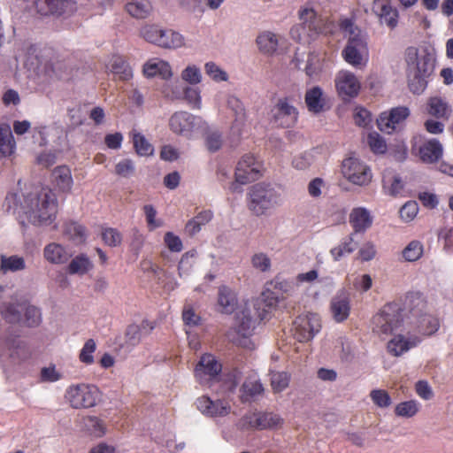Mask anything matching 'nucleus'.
Segmentation results:
<instances>
[{
	"label": "nucleus",
	"mask_w": 453,
	"mask_h": 453,
	"mask_svg": "<svg viewBox=\"0 0 453 453\" xmlns=\"http://www.w3.org/2000/svg\"><path fill=\"white\" fill-rule=\"evenodd\" d=\"M297 119L298 111L292 97L280 98L272 109V122L277 127H290L296 123Z\"/></svg>",
	"instance_id": "12"
},
{
	"label": "nucleus",
	"mask_w": 453,
	"mask_h": 453,
	"mask_svg": "<svg viewBox=\"0 0 453 453\" xmlns=\"http://www.w3.org/2000/svg\"><path fill=\"white\" fill-rule=\"evenodd\" d=\"M424 248L420 242L411 241L403 250V257L407 262H415L423 255Z\"/></svg>",
	"instance_id": "48"
},
{
	"label": "nucleus",
	"mask_w": 453,
	"mask_h": 453,
	"mask_svg": "<svg viewBox=\"0 0 453 453\" xmlns=\"http://www.w3.org/2000/svg\"><path fill=\"white\" fill-rule=\"evenodd\" d=\"M289 375L284 372H273L271 374V386L273 392L279 393L288 387Z\"/></svg>",
	"instance_id": "55"
},
{
	"label": "nucleus",
	"mask_w": 453,
	"mask_h": 453,
	"mask_svg": "<svg viewBox=\"0 0 453 453\" xmlns=\"http://www.w3.org/2000/svg\"><path fill=\"white\" fill-rule=\"evenodd\" d=\"M143 73L147 78L159 75L164 80H169L173 76L171 65L168 62L152 58L143 65Z\"/></svg>",
	"instance_id": "21"
},
{
	"label": "nucleus",
	"mask_w": 453,
	"mask_h": 453,
	"mask_svg": "<svg viewBox=\"0 0 453 453\" xmlns=\"http://www.w3.org/2000/svg\"><path fill=\"white\" fill-rule=\"evenodd\" d=\"M16 148L11 127L0 124V158L11 156Z\"/></svg>",
	"instance_id": "32"
},
{
	"label": "nucleus",
	"mask_w": 453,
	"mask_h": 453,
	"mask_svg": "<svg viewBox=\"0 0 453 453\" xmlns=\"http://www.w3.org/2000/svg\"><path fill=\"white\" fill-rule=\"evenodd\" d=\"M204 70L206 74L216 82L226 81L228 80L226 72L214 62H207L204 65Z\"/></svg>",
	"instance_id": "53"
},
{
	"label": "nucleus",
	"mask_w": 453,
	"mask_h": 453,
	"mask_svg": "<svg viewBox=\"0 0 453 453\" xmlns=\"http://www.w3.org/2000/svg\"><path fill=\"white\" fill-rule=\"evenodd\" d=\"M52 177L60 190L63 192H69L71 190L73 181L71 170L67 166L61 165L55 168Z\"/></svg>",
	"instance_id": "36"
},
{
	"label": "nucleus",
	"mask_w": 453,
	"mask_h": 453,
	"mask_svg": "<svg viewBox=\"0 0 453 453\" xmlns=\"http://www.w3.org/2000/svg\"><path fill=\"white\" fill-rule=\"evenodd\" d=\"M304 101L308 111L314 114L320 113L325 109L326 97L322 88L319 86H314L306 91Z\"/></svg>",
	"instance_id": "22"
},
{
	"label": "nucleus",
	"mask_w": 453,
	"mask_h": 453,
	"mask_svg": "<svg viewBox=\"0 0 453 453\" xmlns=\"http://www.w3.org/2000/svg\"><path fill=\"white\" fill-rule=\"evenodd\" d=\"M6 345L10 349V357L15 362H25L32 357L31 348L21 340L9 339Z\"/></svg>",
	"instance_id": "26"
},
{
	"label": "nucleus",
	"mask_w": 453,
	"mask_h": 453,
	"mask_svg": "<svg viewBox=\"0 0 453 453\" xmlns=\"http://www.w3.org/2000/svg\"><path fill=\"white\" fill-rule=\"evenodd\" d=\"M100 390L92 384H73L67 388L65 397L73 409H88L96 406L100 399Z\"/></svg>",
	"instance_id": "9"
},
{
	"label": "nucleus",
	"mask_w": 453,
	"mask_h": 453,
	"mask_svg": "<svg viewBox=\"0 0 453 453\" xmlns=\"http://www.w3.org/2000/svg\"><path fill=\"white\" fill-rule=\"evenodd\" d=\"M133 142L135 151L140 156H150L153 154V146L149 141L140 133L133 134Z\"/></svg>",
	"instance_id": "52"
},
{
	"label": "nucleus",
	"mask_w": 453,
	"mask_h": 453,
	"mask_svg": "<svg viewBox=\"0 0 453 453\" xmlns=\"http://www.w3.org/2000/svg\"><path fill=\"white\" fill-rule=\"evenodd\" d=\"M169 128L175 134L193 140L208 128V123L200 116L180 111L170 117Z\"/></svg>",
	"instance_id": "7"
},
{
	"label": "nucleus",
	"mask_w": 453,
	"mask_h": 453,
	"mask_svg": "<svg viewBox=\"0 0 453 453\" xmlns=\"http://www.w3.org/2000/svg\"><path fill=\"white\" fill-rule=\"evenodd\" d=\"M109 68L120 80L127 81L133 76L132 68L122 57L114 56L110 62Z\"/></svg>",
	"instance_id": "38"
},
{
	"label": "nucleus",
	"mask_w": 453,
	"mask_h": 453,
	"mask_svg": "<svg viewBox=\"0 0 453 453\" xmlns=\"http://www.w3.org/2000/svg\"><path fill=\"white\" fill-rule=\"evenodd\" d=\"M27 7H35L42 15L67 14L76 11V3L73 0H23Z\"/></svg>",
	"instance_id": "13"
},
{
	"label": "nucleus",
	"mask_w": 453,
	"mask_h": 453,
	"mask_svg": "<svg viewBox=\"0 0 453 453\" xmlns=\"http://www.w3.org/2000/svg\"><path fill=\"white\" fill-rule=\"evenodd\" d=\"M273 286V289L267 288L253 299L252 308L247 306L238 314L235 327L226 334L229 342L244 348L250 346L249 337L257 323L267 319L273 309L284 298L282 288L278 285Z\"/></svg>",
	"instance_id": "2"
},
{
	"label": "nucleus",
	"mask_w": 453,
	"mask_h": 453,
	"mask_svg": "<svg viewBox=\"0 0 453 453\" xmlns=\"http://www.w3.org/2000/svg\"><path fill=\"white\" fill-rule=\"evenodd\" d=\"M321 329L320 318L316 313L298 316L293 323L294 337L300 342L311 341Z\"/></svg>",
	"instance_id": "11"
},
{
	"label": "nucleus",
	"mask_w": 453,
	"mask_h": 453,
	"mask_svg": "<svg viewBox=\"0 0 453 453\" xmlns=\"http://www.w3.org/2000/svg\"><path fill=\"white\" fill-rule=\"evenodd\" d=\"M299 19L301 23L290 29L291 37L297 42H310L320 35L334 32V23L319 15L310 3L299 11Z\"/></svg>",
	"instance_id": "4"
},
{
	"label": "nucleus",
	"mask_w": 453,
	"mask_h": 453,
	"mask_svg": "<svg viewBox=\"0 0 453 453\" xmlns=\"http://www.w3.org/2000/svg\"><path fill=\"white\" fill-rule=\"evenodd\" d=\"M420 326L424 334L431 335L435 333L440 326L439 319L432 315H424L420 321Z\"/></svg>",
	"instance_id": "63"
},
{
	"label": "nucleus",
	"mask_w": 453,
	"mask_h": 453,
	"mask_svg": "<svg viewBox=\"0 0 453 453\" xmlns=\"http://www.w3.org/2000/svg\"><path fill=\"white\" fill-rule=\"evenodd\" d=\"M227 105L234 113V122L231 127L233 134L241 135V128L245 122V111L242 102L235 96H231L227 98Z\"/></svg>",
	"instance_id": "30"
},
{
	"label": "nucleus",
	"mask_w": 453,
	"mask_h": 453,
	"mask_svg": "<svg viewBox=\"0 0 453 453\" xmlns=\"http://www.w3.org/2000/svg\"><path fill=\"white\" fill-rule=\"evenodd\" d=\"M249 209L256 215H265L269 210L284 203V197L280 188L270 183L260 182L253 185L248 193Z\"/></svg>",
	"instance_id": "6"
},
{
	"label": "nucleus",
	"mask_w": 453,
	"mask_h": 453,
	"mask_svg": "<svg viewBox=\"0 0 453 453\" xmlns=\"http://www.w3.org/2000/svg\"><path fill=\"white\" fill-rule=\"evenodd\" d=\"M372 11L379 18L380 24L386 25L390 29H395L397 27L399 13L389 2L374 0Z\"/></svg>",
	"instance_id": "19"
},
{
	"label": "nucleus",
	"mask_w": 453,
	"mask_h": 453,
	"mask_svg": "<svg viewBox=\"0 0 453 453\" xmlns=\"http://www.w3.org/2000/svg\"><path fill=\"white\" fill-rule=\"evenodd\" d=\"M96 344L93 339H88L79 355L80 361L86 365H91L94 363L93 353L96 351Z\"/></svg>",
	"instance_id": "61"
},
{
	"label": "nucleus",
	"mask_w": 453,
	"mask_h": 453,
	"mask_svg": "<svg viewBox=\"0 0 453 453\" xmlns=\"http://www.w3.org/2000/svg\"><path fill=\"white\" fill-rule=\"evenodd\" d=\"M404 314H402V305L398 303H390L372 318V332L380 336H388L397 330L403 319Z\"/></svg>",
	"instance_id": "8"
},
{
	"label": "nucleus",
	"mask_w": 453,
	"mask_h": 453,
	"mask_svg": "<svg viewBox=\"0 0 453 453\" xmlns=\"http://www.w3.org/2000/svg\"><path fill=\"white\" fill-rule=\"evenodd\" d=\"M102 239L110 247L119 246L122 242V234L116 228L106 227L102 231Z\"/></svg>",
	"instance_id": "57"
},
{
	"label": "nucleus",
	"mask_w": 453,
	"mask_h": 453,
	"mask_svg": "<svg viewBox=\"0 0 453 453\" xmlns=\"http://www.w3.org/2000/svg\"><path fill=\"white\" fill-rule=\"evenodd\" d=\"M127 12L135 19H145L151 12L149 0H134L126 5Z\"/></svg>",
	"instance_id": "39"
},
{
	"label": "nucleus",
	"mask_w": 453,
	"mask_h": 453,
	"mask_svg": "<svg viewBox=\"0 0 453 453\" xmlns=\"http://www.w3.org/2000/svg\"><path fill=\"white\" fill-rule=\"evenodd\" d=\"M409 115L410 110L405 106L393 108L389 112H382L377 119L378 128L381 132L392 134L396 126L403 122Z\"/></svg>",
	"instance_id": "17"
},
{
	"label": "nucleus",
	"mask_w": 453,
	"mask_h": 453,
	"mask_svg": "<svg viewBox=\"0 0 453 453\" xmlns=\"http://www.w3.org/2000/svg\"><path fill=\"white\" fill-rule=\"evenodd\" d=\"M25 311V319L24 322L28 326H36L41 323L42 315L41 311L38 308L33 305H27L24 303V311Z\"/></svg>",
	"instance_id": "58"
},
{
	"label": "nucleus",
	"mask_w": 453,
	"mask_h": 453,
	"mask_svg": "<svg viewBox=\"0 0 453 453\" xmlns=\"http://www.w3.org/2000/svg\"><path fill=\"white\" fill-rule=\"evenodd\" d=\"M340 28L348 37V43L342 50L343 58L353 66L365 64L368 58L366 35L362 32L350 19H344Z\"/></svg>",
	"instance_id": "5"
},
{
	"label": "nucleus",
	"mask_w": 453,
	"mask_h": 453,
	"mask_svg": "<svg viewBox=\"0 0 453 453\" xmlns=\"http://www.w3.org/2000/svg\"><path fill=\"white\" fill-rule=\"evenodd\" d=\"M349 298L346 293H340L331 301V312L337 322L345 320L349 314Z\"/></svg>",
	"instance_id": "25"
},
{
	"label": "nucleus",
	"mask_w": 453,
	"mask_h": 453,
	"mask_svg": "<svg viewBox=\"0 0 453 453\" xmlns=\"http://www.w3.org/2000/svg\"><path fill=\"white\" fill-rule=\"evenodd\" d=\"M43 257L50 264L62 265L69 260L71 254L63 245L51 242L44 247Z\"/></svg>",
	"instance_id": "24"
},
{
	"label": "nucleus",
	"mask_w": 453,
	"mask_h": 453,
	"mask_svg": "<svg viewBox=\"0 0 453 453\" xmlns=\"http://www.w3.org/2000/svg\"><path fill=\"white\" fill-rule=\"evenodd\" d=\"M24 311V303H10L1 308L3 318L9 323L22 321L21 312Z\"/></svg>",
	"instance_id": "42"
},
{
	"label": "nucleus",
	"mask_w": 453,
	"mask_h": 453,
	"mask_svg": "<svg viewBox=\"0 0 453 453\" xmlns=\"http://www.w3.org/2000/svg\"><path fill=\"white\" fill-rule=\"evenodd\" d=\"M367 142L371 150L375 154H383L387 150L386 141L376 132L368 134Z\"/></svg>",
	"instance_id": "56"
},
{
	"label": "nucleus",
	"mask_w": 453,
	"mask_h": 453,
	"mask_svg": "<svg viewBox=\"0 0 453 453\" xmlns=\"http://www.w3.org/2000/svg\"><path fill=\"white\" fill-rule=\"evenodd\" d=\"M203 133L206 149L211 153L219 150L223 144L222 133L218 129H210L209 127Z\"/></svg>",
	"instance_id": "44"
},
{
	"label": "nucleus",
	"mask_w": 453,
	"mask_h": 453,
	"mask_svg": "<svg viewBox=\"0 0 453 453\" xmlns=\"http://www.w3.org/2000/svg\"><path fill=\"white\" fill-rule=\"evenodd\" d=\"M334 81L338 95L344 100L357 96L360 90L359 81L349 71H340Z\"/></svg>",
	"instance_id": "16"
},
{
	"label": "nucleus",
	"mask_w": 453,
	"mask_h": 453,
	"mask_svg": "<svg viewBox=\"0 0 453 453\" xmlns=\"http://www.w3.org/2000/svg\"><path fill=\"white\" fill-rule=\"evenodd\" d=\"M260 52L265 55H273L279 46V36L271 31L259 33L256 40Z\"/></svg>",
	"instance_id": "29"
},
{
	"label": "nucleus",
	"mask_w": 453,
	"mask_h": 453,
	"mask_svg": "<svg viewBox=\"0 0 453 453\" xmlns=\"http://www.w3.org/2000/svg\"><path fill=\"white\" fill-rule=\"evenodd\" d=\"M442 145L436 139L426 142L419 148V157L424 163H434L442 156Z\"/></svg>",
	"instance_id": "27"
},
{
	"label": "nucleus",
	"mask_w": 453,
	"mask_h": 453,
	"mask_svg": "<svg viewBox=\"0 0 453 453\" xmlns=\"http://www.w3.org/2000/svg\"><path fill=\"white\" fill-rule=\"evenodd\" d=\"M196 408L210 418L225 417L230 413L231 405L225 400L212 401L208 396H201L196 402Z\"/></svg>",
	"instance_id": "18"
},
{
	"label": "nucleus",
	"mask_w": 453,
	"mask_h": 453,
	"mask_svg": "<svg viewBox=\"0 0 453 453\" xmlns=\"http://www.w3.org/2000/svg\"><path fill=\"white\" fill-rule=\"evenodd\" d=\"M84 424L87 429L97 437H101L105 434V426L104 422L96 417H87L84 420Z\"/></svg>",
	"instance_id": "60"
},
{
	"label": "nucleus",
	"mask_w": 453,
	"mask_h": 453,
	"mask_svg": "<svg viewBox=\"0 0 453 453\" xmlns=\"http://www.w3.org/2000/svg\"><path fill=\"white\" fill-rule=\"evenodd\" d=\"M262 168V163L253 154H245L237 163L234 175L238 182L247 184L259 178Z\"/></svg>",
	"instance_id": "14"
},
{
	"label": "nucleus",
	"mask_w": 453,
	"mask_h": 453,
	"mask_svg": "<svg viewBox=\"0 0 453 453\" xmlns=\"http://www.w3.org/2000/svg\"><path fill=\"white\" fill-rule=\"evenodd\" d=\"M416 343L415 341H408L403 335L398 334L388 342V350L393 356L398 357L414 347Z\"/></svg>",
	"instance_id": "41"
},
{
	"label": "nucleus",
	"mask_w": 453,
	"mask_h": 453,
	"mask_svg": "<svg viewBox=\"0 0 453 453\" xmlns=\"http://www.w3.org/2000/svg\"><path fill=\"white\" fill-rule=\"evenodd\" d=\"M425 306V301L418 293L408 294L404 298L402 314L408 311L412 316L418 317L420 315Z\"/></svg>",
	"instance_id": "37"
},
{
	"label": "nucleus",
	"mask_w": 453,
	"mask_h": 453,
	"mask_svg": "<svg viewBox=\"0 0 453 453\" xmlns=\"http://www.w3.org/2000/svg\"><path fill=\"white\" fill-rule=\"evenodd\" d=\"M258 429L275 428L281 425L282 419L277 415L270 412L259 413Z\"/></svg>",
	"instance_id": "54"
},
{
	"label": "nucleus",
	"mask_w": 453,
	"mask_h": 453,
	"mask_svg": "<svg viewBox=\"0 0 453 453\" xmlns=\"http://www.w3.org/2000/svg\"><path fill=\"white\" fill-rule=\"evenodd\" d=\"M349 223L355 234L365 233L372 224V216L365 207L354 208L349 214Z\"/></svg>",
	"instance_id": "20"
},
{
	"label": "nucleus",
	"mask_w": 453,
	"mask_h": 453,
	"mask_svg": "<svg viewBox=\"0 0 453 453\" xmlns=\"http://www.w3.org/2000/svg\"><path fill=\"white\" fill-rule=\"evenodd\" d=\"M184 87L178 80L170 81L164 85L162 93L171 100L182 99Z\"/></svg>",
	"instance_id": "49"
},
{
	"label": "nucleus",
	"mask_w": 453,
	"mask_h": 453,
	"mask_svg": "<svg viewBox=\"0 0 453 453\" xmlns=\"http://www.w3.org/2000/svg\"><path fill=\"white\" fill-rule=\"evenodd\" d=\"M407 78L410 90L417 95L425 91L434 70V58L427 50L409 47L406 50Z\"/></svg>",
	"instance_id": "3"
},
{
	"label": "nucleus",
	"mask_w": 453,
	"mask_h": 453,
	"mask_svg": "<svg viewBox=\"0 0 453 453\" xmlns=\"http://www.w3.org/2000/svg\"><path fill=\"white\" fill-rule=\"evenodd\" d=\"M182 99H185L193 109L200 110L202 107L201 91L192 85L184 87Z\"/></svg>",
	"instance_id": "51"
},
{
	"label": "nucleus",
	"mask_w": 453,
	"mask_h": 453,
	"mask_svg": "<svg viewBox=\"0 0 453 453\" xmlns=\"http://www.w3.org/2000/svg\"><path fill=\"white\" fill-rule=\"evenodd\" d=\"M418 404L414 401H406L396 405L395 412L399 417L411 418L418 412Z\"/></svg>",
	"instance_id": "62"
},
{
	"label": "nucleus",
	"mask_w": 453,
	"mask_h": 453,
	"mask_svg": "<svg viewBox=\"0 0 453 453\" xmlns=\"http://www.w3.org/2000/svg\"><path fill=\"white\" fill-rule=\"evenodd\" d=\"M355 234H350L342 240L341 244L331 250V255L335 261L340 260L342 257L352 253L357 247V242L354 240Z\"/></svg>",
	"instance_id": "43"
},
{
	"label": "nucleus",
	"mask_w": 453,
	"mask_h": 453,
	"mask_svg": "<svg viewBox=\"0 0 453 453\" xmlns=\"http://www.w3.org/2000/svg\"><path fill=\"white\" fill-rule=\"evenodd\" d=\"M181 80L189 85L195 86L202 81V72L196 65H188L180 73Z\"/></svg>",
	"instance_id": "50"
},
{
	"label": "nucleus",
	"mask_w": 453,
	"mask_h": 453,
	"mask_svg": "<svg viewBox=\"0 0 453 453\" xmlns=\"http://www.w3.org/2000/svg\"><path fill=\"white\" fill-rule=\"evenodd\" d=\"M163 29L156 25H145L141 30L142 38L156 45H167V42H163L162 37Z\"/></svg>",
	"instance_id": "45"
},
{
	"label": "nucleus",
	"mask_w": 453,
	"mask_h": 453,
	"mask_svg": "<svg viewBox=\"0 0 453 453\" xmlns=\"http://www.w3.org/2000/svg\"><path fill=\"white\" fill-rule=\"evenodd\" d=\"M63 234L75 244H81L87 239L85 227L75 221H69L64 225Z\"/></svg>",
	"instance_id": "35"
},
{
	"label": "nucleus",
	"mask_w": 453,
	"mask_h": 453,
	"mask_svg": "<svg viewBox=\"0 0 453 453\" xmlns=\"http://www.w3.org/2000/svg\"><path fill=\"white\" fill-rule=\"evenodd\" d=\"M218 305L220 311L230 314L237 306L235 293L227 286L223 285L219 290Z\"/></svg>",
	"instance_id": "31"
},
{
	"label": "nucleus",
	"mask_w": 453,
	"mask_h": 453,
	"mask_svg": "<svg viewBox=\"0 0 453 453\" xmlns=\"http://www.w3.org/2000/svg\"><path fill=\"white\" fill-rule=\"evenodd\" d=\"M0 262V271L3 273L19 272L24 270L26 267L24 258L16 255L10 257L1 255Z\"/></svg>",
	"instance_id": "40"
},
{
	"label": "nucleus",
	"mask_w": 453,
	"mask_h": 453,
	"mask_svg": "<svg viewBox=\"0 0 453 453\" xmlns=\"http://www.w3.org/2000/svg\"><path fill=\"white\" fill-rule=\"evenodd\" d=\"M64 130L61 127L52 125L50 127H40L35 128L34 137L40 136V145H47L50 141L55 142L64 136Z\"/></svg>",
	"instance_id": "34"
},
{
	"label": "nucleus",
	"mask_w": 453,
	"mask_h": 453,
	"mask_svg": "<svg viewBox=\"0 0 453 453\" xmlns=\"http://www.w3.org/2000/svg\"><path fill=\"white\" fill-rule=\"evenodd\" d=\"M221 371V365L216 358L210 354L201 357L200 361L195 368V376L196 380L203 385H210V383L217 380Z\"/></svg>",
	"instance_id": "15"
},
{
	"label": "nucleus",
	"mask_w": 453,
	"mask_h": 453,
	"mask_svg": "<svg viewBox=\"0 0 453 453\" xmlns=\"http://www.w3.org/2000/svg\"><path fill=\"white\" fill-rule=\"evenodd\" d=\"M142 328L138 325L132 324L127 327L125 342L129 346H136L142 340Z\"/></svg>",
	"instance_id": "59"
},
{
	"label": "nucleus",
	"mask_w": 453,
	"mask_h": 453,
	"mask_svg": "<svg viewBox=\"0 0 453 453\" xmlns=\"http://www.w3.org/2000/svg\"><path fill=\"white\" fill-rule=\"evenodd\" d=\"M418 212V204L415 201H408L400 209L401 218L406 221H411Z\"/></svg>",
	"instance_id": "64"
},
{
	"label": "nucleus",
	"mask_w": 453,
	"mask_h": 453,
	"mask_svg": "<svg viewBox=\"0 0 453 453\" xmlns=\"http://www.w3.org/2000/svg\"><path fill=\"white\" fill-rule=\"evenodd\" d=\"M250 264L253 269L263 273H269L272 268L270 257L262 251L256 252L251 256Z\"/></svg>",
	"instance_id": "46"
},
{
	"label": "nucleus",
	"mask_w": 453,
	"mask_h": 453,
	"mask_svg": "<svg viewBox=\"0 0 453 453\" xmlns=\"http://www.w3.org/2000/svg\"><path fill=\"white\" fill-rule=\"evenodd\" d=\"M264 393V387L256 375L249 376L242 386V401L250 402Z\"/></svg>",
	"instance_id": "28"
},
{
	"label": "nucleus",
	"mask_w": 453,
	"mask_h": 453,
	"mask_svg": "<svg viewBox=\"0 0 453 453\" xmlns=\"http://www.w3.org/2000/svg\"><path fill=\"white\" fill-rule=\"evenodd\" d=\"M427 113L436 119H448L452 112L449 102L441 96L430 97L426 104Z\"/></svg>",
	"instance_id": "23"
},
{
	"label": "nucleus",
	"mask_w": 453,
	"mask_h": 453,
	"mask_svg": "<svg viewBox=\"0 0 453 453\" xmlns=\"http://www.w3.org/2000/svg\"><path fill=\"white\" fill-rule=\"evenodd\" d=\"M4 206L20 219L22 225H25L22 219L24 216L35 226H50L54 223L58 212L56 195L47 188L24 195L23 201H20L18 194L9 193Z\"/></svg>",
	"instance_id": "1"
},
{
	"label": "nucleus",
	"mask_w": 453,
	"mask_h": 453,
	"mask_svg": "<svg viewBox=\"0 0 453 453\" xmlns=\"http://www.w3.org/2000/svg\"><path fill=\"white\" fill-rule=\"evenodd\" d=\"M342 173L350 183L367 186L372 178L370 167L356 157H349L342 161Z\"/></svg>",
	"instance_id": "10"
},
{
	"label": "nucleus",
	"mask_w": 453,
	"mask_h": 453,
	"mask_svg": "<svg viewBox=\"0 0 453 453\" xmlns=\"http://www.w3.org/2000/svg\"><path fill=\"white\" fill-rule=\"evenodd\" d=\"M93 262L86 254H80L74 257L68 264L66 272L69 274L84 275L92 271Z\"/></svg>",
	"instance_id": "33"
},
{
	"label": "nucleus",
	"mask_w": 453,
	"mask_h": 453,
	"mask_svg": "<svg viewBox=\"0 0 453 453\" xmlns=\"http://www.w3.org/2000/svg\"><path fill=\"white\" fill-rule=\"evenodd\" d=\"M163 42H167V45H158L162 48L177 49L184 45L185 40L181 34L171 29H163L162 31Z\"/></svg>",
	"instance_id": "47"
}]
</instances>
